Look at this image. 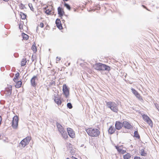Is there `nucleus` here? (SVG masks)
<instances>
[{
  "label": "nucleus",
  "instance_id": "nucleus-1",
  "mask_svg": "<svg viewBox=\"0 0 159 159\" xmlns=\"http://www.w3.org/2000/svg\"><path fill=\"white\" fill-rule=\"evenodd\" d=\"M94 69L99 71H104L109 72L110 70V67L105 64L101 63H96L93 65Z\"/></svg>",
  "mask_w": 159,
  "mask_h": 159
},
{
  "label": "nucleus",
  "instance_id": "nucleus-2",
  "mask_svg": "<svg viewBox=\"0 0 159 159\" xmlns=\"http://www.w3.org/2000/svg\"><path fill=\"white\" fill-rule=\"evenodd\" d=\"M88 134L93 137H97L100 134L99 131L97 129L90 128L86 130Z\"/></svg>",
  "mask_w": 159,
  "mask_h": 159
},
{
  "label": "nucleus",
  "instance_id": "nucleus-3",
  "mask_svg": "<svg viewBox=\"0 0 159 159\" xmlns=\"http://www.w3.org/2000/svg\"><path fill=\"white\" fill-rule=\"evenodd\" d=\"M107 106L113 112L117 113L118 110L117 105L114 102H106Z\"/></svg>",
  "mask_w": 159,
  "mask_h": 159
},
{
  "label": "nucleus",
  "instance_id": "nucleus-4",
  "mask_svg": "<svg viewBox=\"0 0 159 159\" xmlns=\"http://www.w3.org/2000/svg\"><path fill=\"white\" fill-rule=\"evenodd\" d=\"M31 139V138L30 137L27 136L26 137L20 142L19 144L20 146H21L22 148H24L29 144Z\"/></svg>",
  "mask_w": 159,
  "mask_h": 159
},
{
  "label": "nucleus",
  "instance_id": "nucleus-5",
  "mask_svg": "<svg viewBox=\"0 0 159 159\" xmlns=\"http://www.w3.org/2000/svg\"><path fill=\"white\" fill-rule=\"evenodd\" d=\"M19 119L17 116H14L13 118L11 126L14 129L17 128L18 125Z\"/></svg>",
  "mask_w": 159,
  "mask_h": 159
},
{
  "label": "nucleus",
  "instance_id": "nucleus-6",
  "mask_svg": "<svg viewBox=\"0 0 159 159\" xmlns=\"http://www.w3.org/2000/svg\"><path fill=\"white\" fill-rule=\"evenodd\" d=\"M62 91L65 97L67 98L69 94V90L66 84L63 85Z\"/></svg>",
  "mask_w": 159,
  "mask_h": 159
},
{
  "label": "nucleus",
  "instance_id": "nucleus-7",
  "mask_svg": "<svg viewBox=\"0 0 159 159\" xmlns=\"http://www.w3.org/2000/svg\"><path fill=\"white\" fill-rule=\"evenodd\" d=\"M12 86L11 85H9L8 87L5 89V93L6 95L8 97L10 96L11 93Z\"/></svg>",
  "mask_w": 159,
  "mask_h": 159
},
{
  "label": "nucleus",
  "instance_id": "nucleus-8",
  "mask_svg": "<svg viewBox=\"0 0 159 159\" xmlns=\"http://www.w3.org/2000/svg\"><path fill=\"white\" fill-rule=\"evenodd\" d=\"M123 126L125 129H133V126L127 121L123 122Z\"/></svg>",
  "mask_w": 159,
  "mask_h": 159
},
{
  "label": "nucleus",
  "instance_id": "nucleus-9",
  "mask_svg": "<svg viewBox=\"0 0 159 159\" xmlns=\"http://www.w3.org/2000/svg\"><path fill=\"white\" fill-rule=\"evenodd\" d=\"M38 80L37 76H34L31 79L30 82L31 85L34 87H35L37 85L35 80Z\"/></svg>",
  "mask_w": 159,
  "mask_h": 159
},
{
  "label": "nucleus",
  "instance_id": "nucleus-10",
  "mask_svg": "<svg viewBox=\"0 0 159 159\" xmlns=\"http://www.w3.org/2000/svg\"><path fill=\"white\" fill-rule=\"evenodd\" d=\"M123 123H122L118 121H116L115 124L116 129L117 130H120L123 126Z\"/></svg>",
  "mask_w": 159,
  "mask_h": 159
},
{
  "label": "nucleus",
  "instance_id": "nucleus-11",
  "mask_svg": "<svg viewBox=\"0 0 159 159\" xmlns=\"http://www.w3.org/2000/svg\"><path fill=\"white\" fill-rule=\"evenodd\" d=\"M67 132L69 136L72 138H73L75 136V134L73 129L70 128H67Z\"/></svg>",
  "mask_w": 159,
  "mask_h": 159
},
{
  "label": "nucleus",
  "instance_id": "nucleus-12",
  "mask_svg": "<svg viewBox=\"0 0 159 159\" xmlns=\"http://www.w3.org/2000/svg\"><path fill=\"white\" fill-rule=\"evenodd\" d=\"M56 24L57 27L60 30H61L62 29V24L61 23V22L60 20L59 19H57L56 21Z\"/></svg>",
  "mask_w": 159,
  "mask_h": 159
},
{
  "label": "nucleus",
  "instance_id": "nucleus-13",
  "mask_svg": "<svg viewBox=\"0 0 159 159\" xmlns=\"http://www.w3.org/2000/svg\"><path fill=\"white\" fill-rule=\"evenodd\" d=\"M58 13L59 16L62 17L65 13V12L62 8L60 7H59L57 8Z\"/></svg>",
  "mask_w": 159,
  "mask_h": 159
},
{
  "label": "nucleus",
  "instance_id": "nucleus-14",
  "mask_svg": "<svg viewBox=\"0 0 159 159\" xmlns=\"http://www.w3.org/2000/svg\"><path fill=\"white\" fill-rule=\"evenodd\" d=\"M56 125L60 133L65 130L64 128L60 123L57 122L56 123Z\"/></svg>",
  "mask_w": 159,
  "mask_h": 159
},
{
  "label": "nucleus",
  "instance_id": "nucleus-15",
  "mask_svg": "<svg viewBox=\"0 0 159 159\" xmlns=\"http://www.w3.org/2000/svg\"><path fill=\"white\" fill-rule=\"evenodd\" d=\"M131 89L132 93L137 98L139 99L140 98V95L139 93L134 89L132 88Z\"/></svg>",
  "mask_w": 159,
  "mask_h": 159
},
{
  "label": "nucleus",
  "instance_id": "nucleus-16",
  "mask_svg": "<svg viewBox=\"0 0 159 159\" xmlns=\"http://www.w3.org/2000/svg\"><path fill=\"white\" fill-rule=\"evenodd\" d=\"M63 138L66 139L68 138V136L66 131L65 130L60 133Z\"/></svg>",
  "mask_w": 159,
  "mask_h": 159
},
{
  "label": "nucleus",
  "instance_id": "nucleus-17",
  "mask_svg": "<svg viewBox=\"0 0 159 159\" xmlns=\"http://www.w3.org/2000/svg\"><path fill=\"white\" fill-rule=\"evenodd\" d=\"M54 100L55 102L58 105H61V101L58 97H55V96Z\"/></svg>",
  "mask_w": 159,
  "mask_h": 159
},
{
  "label": "nucleus",
  "instance_id": "nucleus-18",
  "mask_svg": "<svg viewBox=\"0 0 159 159\" xmlns=\"http://www.w3.org/2000/svg\"><path fill=\"white\" fill-rule=\"evenodd\" d=\"M140 153L141 155L143 156H146L147 155V153L145 151L144 148L140 149Z\"/></svg>",
  "mask_w": 159,
  "mask_h": 159
},
{
  "label": "nucleus",
  "instance_id": "nucleus-19",
  "mask_svg": "<svg viewBox=\"0 0 159 159\" xmlns=\"http://www.w3.org/2000/svg\"><path fill=\"white\" fill-rule=\"evenodd\" d=\"M115 131V129L112 126L110 127L108 130V132L111 134H113Z\"/></svg>",
  "mask_w": 159,
  "mask_h": 159
},
{
  "label": "nucleus",
  "instance_id": "nucleus-20",
  "mask_svg": "<svg viewBox=\"0 0 159 159\" xmlns=\"http://www.w3.org/2000/svg\"><path fill=\"white\" fill-rule=\"evenodd\" d=\"M22 84V82L21 81H18L15 85V87L16 88H19L21 86Z\"/></svg>",
  "mask_w": 159,
  "mask_h": 159
},
{
  "label": "nucleus",
  "instance_id": "nucleus-21",
  "mask_svg": "<svg viewBox=\"0 0 159 159\" xmlns=\"http://www.w3.org/2000/svg\"><path fill=\"white\" fill-rule=\"evenodd\" d=\"M22 36L23 39L24 40H27L29 38V36L27 34L24 33H22Z\"/></svg>",
  "mask_w": 159,
  "mask_h": 159
},
{
  "label": "nucleus",
  "instance_id": "nucleus-22",
  "mask_svg": "<svg viewBox=\"0 0 159 159\" xmlns=\"http://www.w3.org/2000/svg\"><path fill=\"white\" fill-rule=\"evenodd\" d=\"M134 136L139 139L140 138L139 135V134L138 131H135L134 132Z\"/></svg>",
  "mask_w": 159,
  "mask_h": 159
},
{
  "label": "nucleus",
  "instance_id": "nucleus-23",
  "mask_svg": "<svg viewBox=\"0 0 159 159\" xmlns=\"http://www.w3.org/2000/svg\"><path fill=\"white\" fill-rule=\"evenodd\" d=\"M31 49L34 51V52H36L37 51V49L36 46V44L34 43V44H33L32 46Z\"/></svg>",
  "mask_w": 159,
  "mask_h": 159
},
{
  "label": "nucleus",
  "instance_id": "nucleus-24",
  "mask_svg": "<svg viewBox=\"0 0 159 159\" xmlns=\"http://www.w3.org/2000/svg\"><path fill=\"white\" fill-rule=\"evenodd\" d=\"M20 16H21V18L22 19L24 20L25 19L26 15L24 13L20 12Z\"/></svg>",
  "mask_w": 159,
  "mask_h": 159
},
{
  "label": "nucleus",
  "instance_id": "nucleus-25",
  "mask_svg": "<svg viewBox=\"0 0 159 159\" xmlns=\"http://www.w3.org/2000/svg\"><path fill=\"white\" fill-rule=\"evenodd\" d=\"M143 118V119L144 120H145L146 122L150 118L147 115H143L142 116Z\"/></svg>",
  "mask_w": 159,
  "mask_h": 159
},
{
  "label": "nucleus",
  "instance_id": "nucleus-26",
  "mask_svg": "<svg viewBox=\"0 0 159 159\" xmlns=\"http://www.w3.org/2000/svg\"><path fill=\"white\" fill-rule=\"evenodd\" d=\"M146 122L148 124V125L151 127H152L153 125V123L152 121L150 119H149V120H147Z\"/></svg>",
  "mask_w": 159,
  "mask_h": 159
},
{
  "label": "nucleus",
  "instance_id": "nucleus-27",
  "mask_svg": "<svg viewBox=\"0 0 159 159\" xmlns=\"http://www.w3.org/2000/svg\"><path fill=\"white\" fill-rule=\"evenodd\" d=\"M26 63V59L25 58H23L22 59L21 62V65L22 66H25Z\"/></svg>",
  "mask_w": 159,
  "mask_h": 159
},
{
  "label": "nucleus",
  "instance_id": "nucleus-28",
  "mask_svg": "<svg viewBox=\"0 0 159 159\" xmlns=\"http://www.w3.org/2000/svg\"><path fill=\"white\" fill-rule=\"evenodd\" d=\"M115 147L116 148V149H117L118 151L120 153L122 150V146H120L119 147L116 146Z\"/></svg>",
  "mask_w": 159,
  "mask_h": 159
},
{
  "label": "nucleus",
  "instance_id": "nucleus-29",
  "mask_svg": "<svg viewBox=\"0 0 159 159\" xmlns=\"http://www.w3.org/2000/svg\"><path fill=\"white\" fill-rule=\"evenodd\" d=\"M64 6L66 7L67 9H68V10H70L71 9V7L68 4L64 2Z\"/></svg>",
  "mask_w": 159,
  "mask_h": 159
},
{
  "label": "nucleus",
  "instance_id": "nucleus-30",
  "mask_svg": "<svg viewBox=\"0 0 159 159\" xmlns=\"http://www.w3.org/2000/svg\"><path fill=\"white\" fill-rule=\"evenodd\" d=\"M124 159H128L130 157V156L129 153H128L124 156Z\"/></svg>",
  "mask_w": 159,
  "mask_h": 159
},
{
  "label": "nucleus",
  "instance_id": "nucleus-31",
  "mask_svg": "<svg viewBox=\"0 0 159 159\" xmlns=\"http://www.w3.org/2000/svg\"><path fill=\"white\" fill-rule=\"evenodd\" d=\"M51 10H50L49 9H48L47 10H46L45 11V13H46L48 15H51Z\"/></svg>",
  "mask_w": 159,
  "mask_h": 159
},
{
  "label": "nucleus",
  "instance_id": "nucleus-32",
  "mask_svg": "<svg viewBox=\"0 0 159 159\" xmlns=\"http://www.w3.org/2000/svg\"><path fill=\"white\" fill-rule=\"evenodd\" d=\"M19 74L18 72H17L16 73L15 75V76L13 80L14 81H15L14 80H16L18 79V78L19 77Z\"/></svg>",
  "mask_w": 159,
  "mask_h": 159
},
{
  "label": "nucleus",
  "instance_id": "nucleus-33",
  "mask_svg": "<svg viewBox=\"0 0 159 159\" xmlns=\"http://www.w3.org/2000/svg\"><path fill=\"white\" fill-rule=\"evenodd\" d=\"M67 107L69 108V109H71L72 108V105L71 104L70 102L68 103L67 104Z\"/></svg>",
  "mask_w": 159,
  "mask_h": 159
},
{
  "label": "nucleus",
  "instance_id": "nucleus-34",
  "mask_svg": "<svg viewBox=\"0 0 159 159\" xmlns=\"http://www.w3.org/2000/svg\"><path fill=\"white\" fill-rule=\"evenodd\" d=\"M29 7H30L31 10L32 11H34V8L32 6V4H29Z\"/></svg>",
  "mask_w": 159,
  "mask_h": 159
},
{
  "label": "nucleus",
  "instance_id": "nucleus-35",
  "mask_svg": "<svg viewBox=\"0 0 159 159\" xmlns=\"http://www.w3.org/2000/svg\"><path fill=\"white\" fill-rule=\"evenodd\" d=\"M2 139L4 140V141H7V139L6 137L3 138V137L1 135V134H0V139Z\"/></svg>",
  "mask_w": 159,
  "mask_h": 159
},
{
  "label": "nucleus",
  "instance_id": "nucleus-36",
  "mask_svg": "<svg viewBox=\"0 0 159 159\" xmlns=\"http://www.w3.org/2000/svg\"><path fill=\"white\" fill-rule=\"evenodd\" d=\"M25 7V6H24V5L22 3L20 4V8L21 9H23Z\"/></svg>",
  "mask_w": 159,
  "mask_h": 159
},
{
  "label": "nucleus",
  "instance_id": "nucleus-37",
  "mask_svg": "<svg viewBox=\"0 0 159 159\" xmlns=\"http://www.w3.org/2000/svg\"><path fill=\"white\" fill-rule=\"evenodd\" d=\"M39 26L41 28H43L44 27L43 23L42 22L39 25Z\"/></svg>",
  "mask_w": 159,
  "mask_h": 159
},
{
  "label": "nucleus",
  "instance_id": "nucleus-38",
  "mask_svg": "<svg viewBox=\"0 0 159 159\" xmlns=\"http://www.w3.org/2000/svg\"><path fill=\"white\" fill-rule=\"evenodd\" d=\"M125 152H126L125 150H122V151L120 152V153H121L122 154H124Z\"/></svg>",
  "mask_w": 159,
  "mask_h": 159
},
{
  "label": "nucleus",
  "instance_id": "nucleus-39",
  "mask_svg": "<svg viewBox=\"0 0 159 159\" xmlns=\"http://www.w3.org/2000/svg\"><path fill=\"white\" fill-rule=\"evenodd\" d=\"M57 60L56 61H59L61 60V58L60 57H57Z\"/></svg>",
  "mask_w": 159,
  "mask_h": 159
},
{
  "label": "nucleus",
  "instance_id": "nucleus-40",
  "mask_svg": "<svg viewBox=\"0 0 159 159\" xmlns=\"http://www.w3.org/2000/svg\"><path fill=\"white\" fill-rule=\"evenodd\" d=\"M141 158L140 157L136 156L134 158V159H140Z\"/></svg>",
  "mask_w": 159,
  "mask_h": 159
},
{
  "label": "nucleus",
  "instance_id": "nucleus-41",
  "mask_svg": "<svg viewBox=\"0 0 159 159\" xmlns=\"http://www.w3.org/2000/svg\"><path fill=\"white\" fill-rule=\"evenodd\" d=\"M2 121V118L1 116H0V125L1 124Z\"/></svg>",
  "mask_w": 159,
  "mask_h": 159
},
{
  "label": "nucleus",
  "instance_id": "nucleus-42",
  "mask_svg": "<svg viewBox=\"0 0 159 159\" xmlns=\"http://www.w3.org/2000/svg\"><path fill=\"white\" fill-rule=\"evenodd\" d=\"M142 6L144 8H145L147 10H148V11H149L148 9V8H147V7H146L144 6V5H142Z\"/></svg>",
  "mask_w": 159,
  "mask_h": 159
},
{
  "label": "nucleus",
  "instance_id": "nucleus-43",
  "mask_svg": "<svg viewBox=\"0 0 159 159\" xmlns=\"http://www.w3.org/2000/svg\"><path fill=\"white\" fill-rule=\"evenodd\" d=\"M22 27V25H20V24L19 25V27L20 28V29H21V28Z\"/></svg>",
  "mask_w": 159,
  "mask_h": 159
},
{
  "label": "nucleus",
  "instance_id": "nucleus-44",
  "mask_svg": "<svg viewBox=\"0 0 159 159\" xmlns=\"http://www.w3.org/2000/svg\"><path fill=\"white\" fill-rule=\"evenodd\" d=\"M48 7V6H47L46 7H45L43 9L44 10H45V11L46 10H47V8Z\"/></svg>",
  "mask_w": 159,
  "mask_h": 159
},
{
  "label": "nucleus",
  "instance_id": "nucleus-45",
  "mask_svg": "<svg viewBox=\"0 0 159 159\" xmlns=\"http://www.w3.org/2000/svg\"><path fill=\"white\" fill-rule=\"evenodd\" d=\"M38 28H39L38 26H37V28H36V31L37 32L38 30Z\"/></svg>",
  "mask_w": 159,
  "mask_h": 159
},
{
  "label": "nucleus",
  "instance_id": "nucleus-46",
  "mask_svg": "<svg viewBox=\"0 0 159 159\" xmlns=\"http://www.w3.org/2000/svg\"><path fill=\"white\" fill-rule=\"evenodd\" d=\"M16 54L17 56L18 55V54H17V53L14 54V55L15 56V57H16L17 56H15Z\"/></svg>",
  "mask_w": 159,
  "mask_h": 159
},
{
  "label": "nucleus",
  "instance_id": "nucleus-47",
  "mask_svg": "<svg viewBox=\"0 0 159 159\" xmlns=\"http://www.w3.org/2000/svg\"><path fill=\"white\" fill-rule=\"evenodd\" d=\"M4 1H6V2H7L8 1H9V0H3Z\"/></svg>",
  "mask_w": 159,
  "mask_h": 159
},
{
  "label": "nucleus",
  "instance_id": "nucleus-48",
  "mask_svg": "<svg viewBox=\"0 0 159 159\" xmlns=\"http://www.w3.org/2000/svg\"><path fill=\"white\" fill-rule=\"evenodd\" d=\"M32 61H34V59H33V58H32Z\"/></svg>",
  "mask_w": 159,
  "mask_h": 159
},
{
  "label": "nucleus",
  "instance_id": "nucleus-49",
  "mask_svg": "<svg viewBox=\"0 0 159 159\" xmlns=\"http://www.w3.org/2000/svg\"><path fill=\"white\" fill-rule=\"evenodd\" d=\"M70 63H69L68 64V66H69V65H70Z\"/></svg>",
  "mask_w": 159,
  "mask_h": 159
},
{
  "label": "nucleus",
  "instance_id": "nucleus-50",
  "mask_svg": "<svg viewBox=\"0 0 159 159\" xmlns=\"http://www.w3.org/2000/svg\"><path fill=\"white\" fill-rule=\"evenodd\" d=\"M157 109L158 110V111H159V109L158 107H157Z\"/></svg>",
  "mask_w": 159,
  "mask_h": 159
},
{
  "label": "nucleus",
  "instance_id": "nucleus-51",
  "mask_svg": "<svg viewBox=\"0 0 159 159\" xmlns=\"http://www.w3.org/2000/svg\"><path fill=\"white\" fill-rule=\"evenodd\" d=\"M66 159H70L69 158H66Z\"/></svg>",
  "mask_w": 159,
  "mask_h": 159
},
{
  "label": "nucleus",
  "instance_id": "nucleus-52",
  "mask_svg": "<svg viewBox=\"0 0 159 159\" xmlns=\"http://www.w3.org/2000/svg\"><path fill=\"white\" fill-rule=\"evenodd\" d=\"M55 84V82H54V84Z\"/></svg>",
  "mask_w": 159,
  "mask_h": 159
},
{
  "label": "nucleus",
  "instance_id": "nucleus-53",
  "mask_svg": "<svg viewBox=\"0 0 159 159\" xmlns=\"http://www.w3.org/2000/svg\"><path fill=\"white\" fill-rule=\"evenodd\" d=\"M99 9H100V7H99Z\"/></svg>",
  "mask_w": 159,
  "mask_h": 159
},
{
  "label": "nucleus",
  "instance_id": "nucleus-54",
  "mask_svg": "<svg viewBox=\"0 0 159 159\" xmlns=\"http://www.w3.org/2000/svg\"><path fill=\"white\" fill-rule=\"evenodd\" d=\"M34 1L35 0H33Z\"/></svg>",
  "mask_w": 159,
  "mask_h": 159
}]
</instances>
